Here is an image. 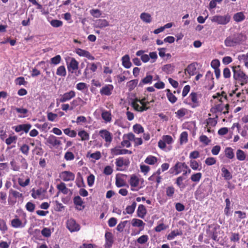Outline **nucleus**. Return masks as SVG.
<instances>
[{
    "mask_svg": "<svg viewBox=\"0 0 248 248\" xmlns=\"http://www.w3.org/2000/svg\"><path fill=\"white\" fill-rule=\"evenodd\" d=\"M246 40V35L242 33H235L228 36L224 41V44L227 47H234L240 45Z\"/></svg>",
    "mask_w": 248,
    "mask_h": 248,
    "instance_id": "f257e3e1",
    "label": "nucleus"
},
{
    "mask_svg": "<svg viewBox=\"0 0 248 248\" xmlns=\"http://www.w3.org/2000/svg\"><path fill=\"white\" fill-rule=\"evenodd\" d=\"M233 78L236 83L243 86L248 83V76L240 69V66H233Z\"/></svg>",
    "mask_w": 248,
    "mask_h": 248,
    "instance_id": "f03ea898",
    "label": "nucleus"
},
{
    "mask_svg": "<svg viewBox=\"0 0 248 248\" xmlns=\"http://www.w3.org/2000/svg\"><path fill=\"white\" fill-rule=\"evenodd\" d=\"M21 219L17 218V216H16V218L12 219L11 221V226L15 228H23L25 227L27 224V216L26 214L23 211L21 212L20 215Z\"/></svg>",
    "mask_w": 248,
    "mask_h": 248,
    "instance_id": "7ed1b4c3",
    "label": "nucleus"
},
{
    "mask_svg": "<svg viewBox=\"0 0 248 248\" xmlns=\"http://www.w3.org/2000/svg\"><path fill=\"white\" fill-rule=\"evenodd\" d=\"M231 19V16L228 14L224 16L216 15L211 18L212 22H216L220 25H226Z\"/></svg>",
    "mask_w": 248,
    "mask_h": 248,
    "instance_id": "20e7f679",
    "label": "nucleus"
},
{
    "mask_svg": "<svg viewBox=\"0 0 248 248\" xmlns=\"http://www.w3.org/2000/svg\"><path fill=\"white\" fill-rule=\"evenodd\" d=\"M189 101H184V103L190 106L192 108H196L200 106V101L198 100V94L195 92H192L188 96Z\"/></svg>",
    "mask_w": 248,
    "mask_h": 248,
    "instance_id": "39448f33",
    "label": "nucleus"
},
{
    "mask_svg": "<svg viewBox=\"0 0 248 248\" xmlns=\"http://www.w3.org/2000/svg\"><path fill=\"white\" fill-rule=\"evenodd\" d=\"M99 135L106 142L105 145L108 146L112 141V134L107 129H101L99 131Z\"/></svg>",
    "mask_w": 248,
    "mask_h": 248,
    "instance_id": "423d86ee",
    "label": "nucleus"
},
{
    "mask_svg": "<svg viewBox=\"0 0 248 248\" xmlns=\"http://www.w3.org/2000/svg\"><path fill=\"white\" fill-rule=\"evenodd\" d=\"M185 169H188L187 165L185 162H177L173 167L170 169L169 172L170 174L178 175L183 171Z\"/></svg>",
    "mask_w": 248,
    "mask_h": 248,
    "instance_id": "0eeeda50",
    "label": "nucleus"
},
{
    "mask_svg": "<svg viewBox=\"0 0 248 248\" xmlns=\"http://www.w3.org/2000/svg\"><path fill=\"white\" fill-rule=\"evenodd\" d=\"M66 228L71 232L78 231L80 229V225L73 218L68 219L66 223Z\"/></svg>",
    "mask_w": 248,
    "mask_h": 248,
    "instance_id": "6e6552de",
    "label": "nucleus"
},
{
    "mask_svg": "<svg viewBox=\"0 0 248 248\" xmlns=\"http://www.w3.org/2000/svg\"><path fill=\"white\" fill-rule=\"evenodd\" d=\"M75 92L74 91L71 90L68 92L65 93L63 94L60 95V97L59 99H57V102H58L59 101L61 103L65 102L75 97Z\"/></svg>",
    "mask_w": 248,
    "mask_h": 248,
    "instance_id": "1a4fd4ad",
    "label": "nucleus"
},
{
    "mask_svg": "<svg viewBox=\"0 0 248 248\" xmlns=\"http://www.w3.org/2000/svg\"><path fill=\"white\" fill-rule=\"evenodd\" d=\"M69 62L66 61L67 69L69 72L73 73L74 71L78 69V62L74 58H69Z\"/></svg>",
    "mask_w": 248,
    "mask_h": 248,
    "instance_id": "9d476101",
    "label": "nucleus"
},
{
    "mask_svg": "<svg viewBox=\"0 0 248 248\" xmlns=\"http://www.w3.org/2000/svg\"><path fill=\"white\" fill-rule=\"evenodd\" d=\"M212 227H213V225H208V229L206 230V232L208 235V236L211 237L213 240L214 241H218V239L217 238V230L219 226H215L213 229L211 230L210 228Z\"/></svg>",
    "mask_w": 248,
    "mask_h": 248,
    "instance_id": "9b49d317",
    "label": "nucleus"
},
{
    "mask_svg": "<svg viewBox=\"0 0 248 248\" xmlns=\"http://www.w3.org/2000/svg\"><path fill=\"white\" fill-rule=\"evenodd\" d=\"M124 139H127L131 141H134L135 146H139L142 144V140L141 138H135V135L132 133H129L127 134H124Z\"/></svg>",
    "mask_w": 248,
    "mask_h": 248,
    "instance_id": "f8f14e48",
    "label": "nucleus"
},
{
    "mask_svg": "<svg viewBox=\"0 0 248 248\" xmlns=\"http://www.w3.org/2000/svg\"><path fill=\"white\" fill-rule=\"evenodd\" d=\"M111 153L113 155H121L131 154L132 152L127 149H122L120 147H115L111 149Z\"/></svg>",
    "mask_w": 248,
    "mask_h": 248,
    "instance_id": "ddd939ff",
    "label": "nucleus"
},
{
    "mask_svg": "<svg viewBox=\"0 0 248 248\" xmlns=\"http://www.w3.org/2000/svg\"><path fill=\"white\" fill-rule=\"evenodd\" d=\"M75 52L78 56L85 57L90 60L93 61L95 59L94 57L92 55L89 51L86 50L78 48L76 49Z\"/></svg>",
    "mask_w": 248,
    "mask_h": 248,
    "instance_id": "4468645a",
    "label": "nucleus"
},
{
    "mask_svg": "<svg viewBox=\"0 0 248 248\" xmlns=\"http://www.w3.org/2000/svg\"><path fill=\"white\" fill-rule=\"evenodd\" d=\"M113 89V85H106L100 89V93L102 95L109 96L112 94Z\"/></svg>",
    "mask_w": 248,
    "mask_h": 248,
    "instance_id": "2eb2a0df",
    "label": "nucleus"
},
{
    "mask_svg": "<svg viewBox=\"0 0 248 248\" xmlns=\"http://www.w3.org/2000/svg\"><path fill=\"white\" fill-rule=\"evenodd\" d=\"M31 127V125L30 124H19L18 125L13 127L16 132H19L21 131L27 133Z\"/></svg>",
    "mask_w": 248,
    "mask_h": 248,
    "instance_id": "dca6fc26",
    "label": "nucleus"
},
{
    "mask_svg": "<svg viewBox=\"0 0 248 248\" xmlns=\"http://www.w3.org/2000/svg\"><path fill=\"white\" fill-rule=\"evenodd\" d=\"M61 178L63 181L67 182L73 181L75 179V174L69 171H62L61 174Z\"/></svg>",
    "mask_w": 248,
    "mask_h": 248,
    "instance_id": "f3484780",
    "label": "nucleus"
},
{
    "mask_svg": "<svg viewBox=\"0 0 248 248\" xmlns=\"http://www.w3.org/2000/svg\"><path fill=\"white\" fill-rule=\"evenodd\" d=\"M141 105L140 106L139 104H137L134 102H131V106L134 108V109L139 112H143L144 111H146L147 110L150 108V107L146 105L145 103L140 104Z\"/></svg>",
    "mask_w": 248,
    "mask_h": 248,
    "instance_id": "a211bd4d",
    "label": "nucleus"
},
{
    "mask_svg": "<svg viewBox=\"0 0 248 248\" xmlns=\"http://www.w3.org/2000/svg\"><path fill=\"white\" fill-rule=\"evenodd\" d=\"M105 238L106 240L105 246L109 248L111 247L113 243V237L111 232H106L105 234Z\"/></svg>",
    "mask_w": 248,
    "mask_h": 248,
    "instance_id": "6ab92c4d",
    "label": "nucleus"
},
{
    "mask_svg": "<svg viewBox=\"0 0 248 248\" xmlns=\"http://www.w3.org/2000/svg\"><path fill=\"white\" fill-rule=\"evenodd\" d=\"M47 142L53 147L61 145V141L54 135H50L47 139Z\"/></svg>",
    "mask_w": 248,
    "mask_h": 248,
    "instance_id": "aec40b11",
    "label": "nucleus"
},
{
    "mask_svg": "<svg viewBox=\"0 0 248 248\" xmlns=\"http://www.w3.org/2000/svg\"><path fill=\"white\" fill-rule=\"evenodd\" d=\"M129 163L128 159H124L122 157L117 158L115 162L116 166L118 168H121L123 166H128Z\"/></svg>",
    "mask_w": 248,
    "mask_h": 248,
    "instance_id": "412c9836",
    "label": "nucleus"
},
{
    "mask_svg": "<svg viewBox=\"0 0 248 248\" xmlns=\"http://www.w3.org/2000/svg\"><path fill=\"white\" fill-rule=\"evenodd\" d=\"M205 79L209 82V89L212 90L214 87V81L213 73L210 71L207 72Z\"/></svg>",
    "mask_w": 248,
    "mask_h": 248,
    "instance_id": "4be33fe9",
    "label": "nucleus"
},
{
    "mask_svg": "<svg viewBox=\"0 0 248 248\" xmlns=\"http://www.w3.org/2000/svg\"><path fill=\"white\" fill-rule=\"evenodd\" d=\"M137 216L141 218H144L147 214V210L143 204H140L137 211Z\"/></svg>",
    "mask_w": 248,
    "mask_h": 248,
    "instance_id": "5701e85b",
    "label": "nucleus"
},
{
    "mask_svg": "<svg viewBox=\"0 0 248 248\" xmlns=\"http://www.w3.org/2000/svg\"><path fill=\"white\" fill-rule=\"evenodd\" d=\"M57 188L59 190L57 195H58L59 192H62L63 194L66 195L70 191V190L66 186L65 184L63 182H61L59 184L57 185Z\"/></svg>",
    "mask_w": 248,
    "mask_h": 248,
    "instance_id": "b1692460",
    "label": "nucleus"
},
{
    "mask_svg": "<svg viewBox=\"0 0 248 248\" xmlns=\"http://www.w3.org/2000/svg\"><path fill=\"white\" fill-rule=\"evenodd\" d=\"M102 118L106 123H110L112 120V115L110 111L103 110L101 113Z\"/></svg>",
    "mask_w": 248,
    "mask_h": 248,
    "instance_id": "393cba45",
    "label": "nucleus"
},
{
    "mask_svg": "<svg viewBox=\"0 0 248 248\" xmlns=\"http://www.w3.org/2000/svg\"><path fill=\"white\" fill-rule=\"evenodd\" d=\"M86 103L85 101H84L80 97H78L75 99H74L72 102H70V104L71 107L70 108V110H72L74 108L76 107L78 105L83 106Z\"/></svg>",
    "mask_w": 248,
    "mask_h": 248,
    "instance_id": "a878e982",
    "label": "nucleus"
},
{
    "mask_svg": "<svg viewBox=\"0 0 248 248\" xmlns=\"http://www.w3.org/2000/svg\"><path fill=\"white\" fill-rule=\"evenodd\" d=\"M197 65V62H193L189 64L185 69V72L187 71L190 76H193L195 74L196 66Z\"/></svg>",
    "mask_w": 248,
    "mask_h": 248,
    "instance_id": "bb28decb",
    "label": "nucleus"
},
{
    "mask_svg": "<svg viewBox=\"0 0 248 248\" xmlns=\"http://www.w3.org/2000/svg\"><path fill=\"white\" fill-rule=\"evenodd\" d=\"M122 65L125 68H129L132 65L130 61L129 56L127 54L125 55L122 58Z\"/></svg>",
    "mask_w": 248,
    "mask_h": 248,
    "instance_id": "cd10ccee",
    "label": "nucleus"
},
{
    "mask_svg": "<svg viewBox=\"0 0 248 248\" xmlns=\"http://www.w3.org/2000/svg\"><path fill=\"white\" fill-rule=\"evenodd\" d=\"M131 224L133 227H142L140 230H142L145 225V223L142 220L137 218H133L131 221Z\"/></svg>",
    "mask_w": 248,
    "mask_h": 248,
    "instance_id": "c85d7f7f",
    "label": "nucleus"
},
{
    "mask_svg": "<svg viewBox=\"0 0 248 248\" xmlns=\"http://www.w3.org/2000/svg\"><path fill=\"white\" fill-rule=\"evenodd\" d=\"M96 28H103L109 26V23L106 19H99L96 20L95 22Z\"/></svg>",
    "mask_w": 248,
    "mask_h": 248,
    "instance_id": "c756f323",
    "label": "nucleus"
},
{
    "mask_svg": "<svg viewBox=\"0 0 248 248\" xmlns=\"http://www.w3.org/2000/svg\"><path fill=\"white\" fill-rule=\"evenodd\" d=\"M139 178L135 175L133 174L131 175L130 179L129 180V183L131 187H137L139 184Z\"/></svg>",
    "mask_w": 248,
    "mask_h": 248,
    "instance_id": "7c9ffc66",
    "label": "nucleus"
},
{
    "mask_svg": "<svg viewBox=\"0 0 248 248\" xmlns=\"http://www.w3.org/2000/svg\"><path fill=\"white\" fill-rule=\"evenodd\" d=\"M165 91L167 93L166 95L168 100L172 104L175 103L177 100V98L171 93L170 89H167Z\"/></svg>",
    "mask_w": 248,
    "mask_h": 248,
    "instance_id": "2f4dec72",
    "label": "nucleus"
},
{
    "mask_svg": "<svg viewBox=\"0 0 248 248\" xmlns=\"http://www.w3.org/2000/svg\"><path fill=\"white\" fill-rule=\"evenodd\" d=\"M218 116L216 115L215 118H209L206 120V126L213 127L217 124Z\"/></svg>",
    "mask_w": 248,
    "mask_h": 248,
    "instance_id": "473e14b6",
    "label": "nucleus"
},
{
    "mask_svg": "<svg viewBox=\"0 0 248 248\" xmlns=\"http://www.w3.org/2000/svg\"><path fill=\"white\" fill-rule=\"evenodd\" d=\"M137 206V203L135 202H133L131 205H128L126 207L125 211H123L124 215L126 214H132L135 210Z\"/></svg>",
    "mask_w": 248,
    "mask_h": 248,
    "instance_id": "72a5a7b5",
    "label": "nucleus"
},
{
    "mask_svg": "<svg viewBox=\"0 0 248 248\" xmlns=\"http://www.w3.org/2000/svg\"><path fill=\"white\" fill-rule=\"evenodd\" d=\"M246 17L242 12H238L233 16V20L236 22H240L245 20Z\"/></svg>",
    "mask_w": 248,
    "mask_h": 248,
    "instance_id": "f704fd0d",
    "label": "nucleus"
},
{
    "mask_svg": "<svg viewBox=\"0 0 248 248\" xmlns=\"http://www.w3.org/2000/svg\"><path fill=\"white\" fill-rule=\"evenodd\" d=\"M158 159L153 155L148 156L144 160L145 163L149 165H153L157 163Z\"/></svg>",
    "mask_w": 248,
    "mask_h": 248,
    "instance_id": "c9c22d12",
    "label": "nucleus"
},
{
    "mask_svg": "<svg viewBox=\"0 0 248 248\" xmlns=\"http://www.w3.org/2000/svg\"><path fill=\"white\" fill-rule=\"evenodd\" d=\"M222 176L226 180H230L232 178L231 172L224 167L221 168Z\"/></svg>",
    "mask_w": 248,
    "mask_h": 248,
    "instance_id": "e433bc0d",
    "label": "nucleus"
},
{
    "mask_svg": "<svg viewBox=\"0 0 248 248\" xmlns=\"http://www.w3.org/2000/svg\"><path fill=\"white\" fill-rule=\"evenodd\" d=\"M153 77L152 75H147L146 76L143 78L139 83L140 86H142L144 84H151L152 82Z\"/></svg>",
    "mask_w": 248,
    "mask_h": 248,
    "instance_id": "4c0bfd02",
    "label": "nucleus"
},
{
    "mask_svg": "<svg viewBox=\"0 0 248 248\" xmlns=\"http://www.w3.org/2000/svg\"><path fill=\"white\" fill-rule=\"evenodd\" d=\"M78 135L82 141L88 140L90 138L89 133L85 130H80L78 132Z\"/></svg>",
    "mask_w": 248,
    "mask_h": 248,
    "instance_id": "58836bf2",
    "label": "nucleus"
},
{
    "mask_svg": "<svg viewBox=\"0 0 248 248\" xmlns=\"http://www.w3.org/2000/svg\"><path fill=\"white\" fill-rule=\"evenodd\" d=\"M226 207L224 208V214L227 216L231 215V202L229 198L225 199Z\"/></svg>",
    "mask_w": 248,
    "mask_h": 248,
    "instance_id": "ea45409f",
    "label": "nucleus"
},
{
    "mask_svg": "<svg viewBox=\"0 0 248 248\" xmlns=\"http://www.w3.org/2000/svg\"><path fill=\"white\" fill-rule=\"evenodd\" d=\"M182 234V231H179L178 230L172 231L167 236L168 240H170L174 239L178 235Z\"/></svg>",
    "mask_w": 248,
    "mask_h": 248,
    "instance_id": "a19ab883",
    "label": "nucleus"
},
{
    "mask_svg": "<svg viewBox=\"0 0 248 248\" xmlns=\"http://www.w3.org/2000/svg\"><path fill=\"white\" fill-rule=\"evenodd\" d=\"M140 17L141 19L144 22L149 23L152 21V17L151 15L146 13H142L140 14Z\"/></svg>",
    "mask_w": 248,
    "mask_h": 248,
    "instance_id": "79ce46f5",
    "label": "nucleus"
},
{
    "mask_svg": "<svg viewBox=\"0 0 248 248\" xmlns=\"http://www.w3.org/2000/svg\"><path fill=\"white\" fill-rule=\"evenodd\" d=\"M15 110L16 112L20 114L18 115V117L19 118H24L25 117L26 114L28 113V110L26 108H16Z\"/></svg>",
    "mask_w": 248,
    "mask_h": 248,
    "instance_id": "37998d69",
    "label": "nucleus"
},
{
    "mask_svg": "<svg viewBox=\"0 0 248 248\" xmlns=\"http://www.w3.org/2000/svg\"><path fill=\"white\" fill-rule=\"evenodd\" d=\"M162 70L167 74H171L174 70V66L171 64H166L163 66Z\"/></svg>",
    "mask_w": 248,
    "mask_h": 248,
    "instance_id": "c03bdc74",
    "label": "nucleus"
},
{
    "mask_svg": "<svg viewBox=\"0 0 248 248\" xmlns=\"http://www.w3.org/2000/svg\"><path fill=\"white\" fill-rule=\"evenodd\" d=\"M225 154L226 157L229 159H232L234 157L233 150L231 147H227L225 150Z\"/></svg>",
    "mask_w": 248,
    "mask_h": 248,
    "instance_id": "a18cd8bd",
    "label": "nucleus"
},
{
    "mask_svg": "<svg viewBox=\"0 0 248 248\" xmlns=\"http://www.w3.org/2000/svg\"><path fill=\"white\" fill-rule=\"evenodd\" d=\"M53 202L54 205V209L55 211L57 212H61L64 209V206L62 205V203L60 202L59 201H54Z\"/></svg>",
    "mask_w": 248,
    "mask_h": 248,
    "instance_id": "49530a36",
    "label": "nucleus"
},
{
    "mask_svg": "<svg viewBox=\"0 0 248 248\" xmlns=\"http://www.w3.org/2000/svg\"><path fill=\"white\" fill-rule=\"evenodd\" d=\"M190 167L193 170H201L202 167L199 165L198 162L195 160H190Z\"/></svg>",
    "mask_w": 248,
    "mask_h": 248,
    "instance_id": "de8ad7c7",
    "label": "nucleus"
},
{
    "mask_svg": "<svg viewBox=\"0 0 248 248\" xmlns=\"http://www.w3.org/2000/svg\"><path fill=\"white\" fill-rule=\"evenodd\" d=\"M56 74L59 76L65 77L66 75V71L64 66H59L57 69Z\"/></svg>",
    "mask_w": 248,
    "mask_h": 248,
    "instance_id": "09e8293b",
    "label": "nucleus"
},
{
    "mask_svg": "<svg viewBox=\"0 0 248 248\" xmlns=\"http://www.w3.org/2000/svg\"><path fill=\"white\" fill-rule=\"evenodd\" d=\"M187 112V110L185 108H181L178 109L175 113L178 118L183 117Z\"/></svg>",
    "mask_w": 248,
    "mask_h": 248,
    "instance_id": "8fccbe9b",
    "label": "nucleus"
},
{
    "mask_svg": "<svg viewBox=\"0 0 248 248\" xmlns=\"http://www.w3.org/2000/svg\"><path fill=\"white\" fill-rule=\"evenodd\" d=\"M133 131L136 134L144 132V128L140 124H135L133 126Z\"/></svg>",
    "mask_w": 248,
    "mask_h": 248,
    "instance_id": "3c124183",
    "label": "nucleus"
},
{
    "mask_svg": "<svg viewBox=\"0 0 248 248\" xmlns=\"http://www.w3.org/2000/svg\"><path fill=\"white\" fill-rule=\"evenodd\" d=\"M202 177V174L201 172L194 173L191 176L190 179L192 182H199Z\"/></svg>",
    "mask_w": 248,
    "mask_h": 248,
    "instance_id": "603ef678",
    "label": "nucleus"
},
{
    "mask_svg": "<svg viewBox=\"0 0 248 248\" xmlns=\"http://www.w3.org/2000/svg\"><path fill=\"white\" fill-rule=\"evenodd\" d=\"M63 132L65 135L71 138H75L77 135V132L76 131L74 130H71L69 128L64 129L63 130Z\"/></svg>",
    "mask_w": 248,
    "mask_h": 248,
    "instance_id": "864d4df0",
    "label": "nucleus"
},
{
    "mask_svg": "<svg viewBox=\"0 0 248 248\" xmlns=\"http://www.w3.org/2000/svg\"><path fill=\"white\" fill-rule=\"evenodd\" d=\"M166 195L172 198L175 193V188L173 186H169L166 188Z\"/></svg>",
    "mask_w": 248,
    "mask_h": 248,
    "instance_id": "5fc2aeb1",
    "label": "nucleus"
},
{
    "mask_svg": "<svg viewBox=\"0 0 248 248\" xmlns=\"http://www.w3.org/2000/svg\"><path fill=\"white\" fill-rule=\"evenodd\" d=\"M237 159L240 161H243L246 158V155L244 152L240 149H239L236 152Z\"/></svg>",
    "mask_w": 248,
    "mask_h": 248,
    "instance_id": "6e6d98bb",
    "label": "nucleus"
},
{
    "mask_svg": "<svg viewBox=\"0 0 248 248\" xmlns=\"http://www.w3.org/2000/svg\"><path fill=\"white\" fill-rule=\"evenodd\" d=\"M115 184L117 187H121L125 186L126 182L123 178L116 177Z\"/></svg>",
    "mask_w": 248,
    "mask_h": 248,
    "instance_id": "4d7b16f0",
    "label": "nucleus"
},
{
    "mask_svg": "<svg viewBox=\"0 0 248 248\" xmlns=\"http://www.w3.org/2000/svg\"><path fill=\"white\" fill-rule=\"evenodd\" d=\"M17 139V137L16 136H9V137L5 140V143L7 145H10L12 143H16Z\"/></svg>",
    "mask_w": 248,
    "mask_h": 248,
    "instance_id": "13d9d810",
    "label": "nucleus"
},
{
    "mask_svg": "<svg viewBox=\"0 0 248 248\" xmlns=\"http://www.w3.org/2000/svg\"><path fill=\"white\" fill-rule=\"evenodd\" d=\"M138 83V79H133L129 81L127 83V86L129 88V91L133 90L137 85Z\"/></svg>",
    "mask_w": 248,
    "mask_h": 248,
    "instance_id": "bf43d9fd",
    "label": "nucleus"
},
{
    "mask_svg": "<svg viewBox=\"0 0 248 248\" xmlns=\"http://www.w3.org/2000/svg\"><path fill=\"white\" fill-rule=\"evenodd\" d=\"M188 140V134L186 131L183 132L180 135V142L181 144L187 142Z\"/></svg>",
    "mask_w": 248,
    "mask_h": 248,
    "instance_id": "052dcab7",
    "label": "nucleus"
},
{
    "mask_svg": "<svg viewBox=\"0 0 248 248\" xmlns=\"http://www.w3.org/2000/svg\"><path fill=\"white\" fill-rule=\"evenodd\" d=\"M90 14L94 17L95 18H98L101 15L102 13L101 11L99 9H91L90 11Z\"/></svg>",
    "mask_w": 248,
    "mask_h": 248,
    "instance_id": "680f3d73",
    "label": "nucleus"
},
{
    "mask_svg": "<svg viewBox=\"0 0 248 248\" xmlns=\"http://www.w3.org/2000/svg\"><path fill=\"white\" fill-rule=\"evenodd\" d=\"M30 147L26 144H23L19 148V150L25 155H29Z\"/></svg>",
    "mask_w": 248,
    "mask_h": 248,
    "instance_id": "e2e57ef3",
    "label": "nucleus"
},
{
    "mask_svg": "<svg viewBox=\"0 0 248 248\" xmlns=\"http://www.w3.org/2000/svg\"><path fill=\"white\" fill-rule=\"evenodd\" d=\"M61 60L62 58L61 56L57 55L50 59V62L51 64L57 65L60 63Z\"/></svg>",
    "mask_w": 248,
    "mask_h": 248,
    "instance_id": "0e129e2a",
    "label": "nucleus"
},
{
    "mask_svg": "<svg viewBox=\"0 0 248 248\" xmlns=\"http://www.w3.org/2000/svg\"><path fill=\"white\" fill-rule=\"evenodd\" d=\"M128 221L127 220L121 221L117 226L116 229L119 232H122L125 228L127 223Z\"/></svg>",
    "mask_w": 248,
    "mask_h": 248,
    "instance_id": "69168bd1",
    "label": "nucleus"
},
{
    "mask_svg": "<svg viewBox=\"0 0 248 248\" xmlns=\"http://www.w3.org/2000/svg\"><path fill=\"white\" fill-rule=\"evenodd\" d=\"M73 202H74V203L76 205H77V206H81L82 205V204L83 203V202L81 198L79 196L75 197L73 199Z\"/></svg>",
    "mask_w": 248,
    "mask_h": 248,
    "instance_id": "338daca9",
    "label": "nucleus"
},
{
    "mask_svg": "<svg viewBox=\"0 0 248 248\" xmlns=\"http://www.w3.org/2000/svg\"><path fill=\"white\" fill-rule=\"evenodd\" d=\"M148 240V236L147 235H143L137 239V242L140 244H143Z\"/></svg>",
    "mask_w": 248,
    "mask_h": 248,
    "instance_id": "774afa93",
    "label": "nucleus"
}]
</instances>
